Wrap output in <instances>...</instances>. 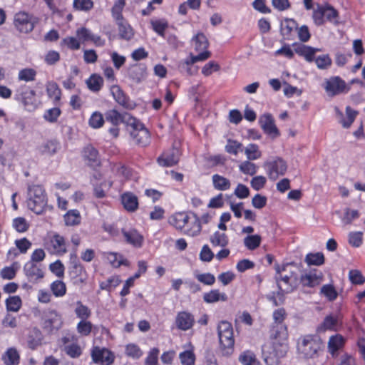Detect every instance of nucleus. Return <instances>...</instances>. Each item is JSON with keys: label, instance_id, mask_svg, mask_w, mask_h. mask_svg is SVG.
<instances>
[{"label": "nucleus", "instance_id": "obj_15", "mask_svg": "<svg viewBox=\"0 0 365 365\" xmlns=\"http://www.w3.org/2000/svg\"><path fill=\"white\" fill-rule=\"evenodd\" d=\"M259 123L264 132L272 138H275L279 135V131L271 114L264 113L259 118Z\"/></svg>", "mask_w": 365, "mask_h": 365}, {"label": "nucleus", "instance_id": "obj_61", "mask_svg": "<svg viewBox=\"0 0 365 365\" xmlns=\"http://www.w3.org/2000/svg\"><path fill=\"white\" fill-rule=\"evenodd\" d=\"M63 350L66 354L71 358H77L81 354V349L77 342L72 343L68 345H65Z\"/></svg>", "mask_w": 365, "mask_h": 365}, {"label": "nucleus", "instance_id": "obj_35", "mask_svg": "<svg viewBox=\"0 0 365 365\" xmlns=\"http://www.w3.org/2000/svg\"><path fill=\"white\" fill-rule=\"evenodd\" d=\"M116 24L118 27V34L121 38L129 41L133 37V29L125 19L117 21Z\"/></svg>", "mask_w": 365, "mask_h": 365}, {"label": "nucleus", "instance_id": "obj_47", "mask_svg": "<svg viewBox=\"0 0 365 365\" xmlns=\"http://www.w3.org/2000/svg\"><path fill=\"white\" fill-rule=\"evenodd\" d=\"M153 30L159 36L165 37V30L168 27V22L165 19H153L150 21Z\"/></svg>", "mask_w": 365, "mask_h": 365}, {"label": "nucleus", "instance_id": "obj_13", "mask_svg": "<svg viewBox=\"0 0 365 365\" xmlns=\"http://www.w3.org/2000/svg\"><path fill=\"white\" fill-rule=\"evenodd\" d=\"M326 93L329 96L339 95L346 89V83L338 76L326 79L324 84Z\"/></svg>", "mask_w": 365, "mask_h": 365}, {"label": "nucleus", "instance_id": "obj_21", "mask_svg": "<svg viewBox=\"0 0 365 365\" xmlns=\"http://www.w3.org/2000/svg\"><path fill=\"white\" fill-rule=\"evenodd\" d=\"M218 337L222 354L225 356H229L232 354L234 350L235 344L233 331L225 333Z\"/></svg>", "mask_w": 365, "mask_h": 365}, {"label": "nucleus", "instance_id": "obj_7", "mask_svg": "<svg viewBox=\"0 0 365 365\" xmlns=\"http://www.w3.org/2000/svg\"><path fill=\"white\" fill-rule=\"evenodd\" d=\"M36 23V17L24 11L18 12L14 16V25L21 33L27 34L32 31Z\"/></svg>", "mask_w": 365, "mask_h": 365}, {"label": "nucleus", "instance_id": "obj_9", "mask_svg": "<svg viewBox=\"0 0 365 365\" xmlns=\"http://www.w3.org/2000/svg\"><path fill=\"white\" fill-rule=\"evenodd\" d=\"M91 354L93 361L101 365H111L115 360V354L106 348L93 346Z\"/></svg>", "mask_w": 365, "mask_h": 365}, {"label": "nucleus", "instance_id": "obj_20", "mask_svg": "<svg viewBox=\"0 0 365 365\" xmlns=\"http://www.w3.org/2000/svg\"><path fill=\"white\" fill-rule=\"evenodd\" d=\"M298 24L293 19H285L281 21V34L284 39L292 40L294 38Z\"/></svg>", "mask_w": 365, "mask_h": 365}, {"label": "nucleus", "instance_id": "obj_3", "mask_svg": "<svg viewBox=\"0 0 365 365\" xmlns=\"http://www.w3.org/2000/svg\"><path fill=\"white\" fill-rule=\"evenodd\" d=\"M276 280L282 292H293L298 285L297 273L292 264H275Z\"/></svg>", "mask_w": 365, "mask_h": 365}, {"label": "nucleus", "instance_id": "obj_50", "mask_svg": "<svg viewBox=\"0 0 365 365\" xmlns=\"http://www.w3.org/2000/svg\"><path fill=\"white\" fill-rule=\"evenodd\" d=\"M105 120L103 115L99 111L93 112L88 119V125L93 129H98L103 126Z\"/></svg>", "mask_w": 365, "mask_h": 365}, {"label": "nucleus", "instance_id": "obj_22", "mask_svg": "<svg viewBox=\"0 0 365 365\" xmlns=\"http://www.w3.org/2000/svg\"><path fill=\"white\" fill-rule=\"evenodd\" d=\"M106 120L110 123L113 125L118 126L120 123H125L128 124L129 118H132L127 113H121L115 109H110L105 113Z\"/></svg>", "mask_w": 365, "mask_h": 365}, {"label": "nucleus", "instance_id": "obj_30", "mask_svg": "<svg viewBox=\"0 0 365 365\" xmlns=\"http://www.w3.org/2000/svg\"><path fill=\"white\" fill-rule=\"evenodd\" d=\"M147 68L144 64H135L129 71V77L135 83H140L145 79Z\"/></svg>", "mask_w": 365, "mask_h": 365}, {"label": "nucleus", "instance_id": "obj_37", "mask_svg": "<svg viewBox=\"0 0 365 365\" xmlns=\"http://www.w3.org/2000/svg\"><path fill=\"white\" fill-rule=\"evenodd\" d=\"M203 299L206 303L212 304L219 301L225 302L227 299V296L225 293H222L218 289H212L204 294Z\"/></svg>", "mask_w": 365, "mask_h": 365}, {"label": "nucleus", "instance_id": "obj_41", "mask_svg": "<svg viewBox=\"0 0 365 365\" xmlns=\"http://www.w3.org/2000/svg\"><path fill=\"white\" fill-rule=\"evenodd\" d=\"M61 148L60 143L56 140L45 142L40 147V152L48 155H53Z\"/></svg>", "mask_w": 365, "mask_h": 365}, {"label": "nucleus", "instance_id": "obj_42", "mask_svg": "<svg viewBox=\"0 0 365 365\" xmlns=\"http://www.w3.org/2000/svg\"><path fill=\"white\" fill-rule=\"evenodd\" d=\"M319 295L326 298L329 302H333L336 299L338 292L333 284H327L321 287Z\"/></svg>", "mask_w": 365, "mask_h": 365}, {"label": "nucleus", "instance_id": "obj_28", "mask_svg": "<svg viewBox=\"0 0 365 365\" xmlns=\"http://www.w3.org/2000/svg\"><path fill=\"white\" fill-rule=\"evenodd\" d=\"M122 233L125 241L135 247H140L143 242V237L136 230H123Z\"/></svg>", "mask_w": 365, "mask_h": 365}, {"label": "nucleus", "instance_id": "obj_56", "mask_svg": "<svg viewBox=\"0 0 365 365\" xmlns=\"http://www.w3.org/2000/svg\"><path fill=\"white\" fill-rule=\"evenodd\" d=\"M359 216L360 214L358 210L346 208L344 211L343 215L341 217V220L344 225H349L354 220L358 219Z\"/></svg>", "mask_w": 365, "mask_h": 365}, {"label": "nucleus", "instance_id": "obj_34", "mask_svg": "<svg viewBox=\"0 0 365 365\" xmlns=\"http://www.w3.org/2000/svg\"><path fill=\"white\" fill-rule=\"evenodd\" d=\"M46 93L54 104H57L61 100V92L58 84L53 81H48L46 84Z\"/></svg>", "mask_w": 365, "mask_h": 365}, {"label": "nucleus", "instance_id": "obj_51", "mask_svg": "<svg viewBox=\"0 0 365 365\" xmlns=\"http://www.w3.org/2000/svg\"><path fill=\"white\" fill-rule=\"evenodd\" d=\"M323 11L324 15V20L336 25L338 21V12L332 6L329 5L323 6Z\"/></svg>", "mask_w": 365, "mask_h": 365}, {"label": "nucleus", "instance_id": "obj_23", "mask_svg": "<svg viewBox=\"0 0 365 365\" xmlns=\"http://www.w3.org/2000/svg\"><path fill=\"white\" fill-rule=\"evenodd\" d=\"M185 350L179 354V359L181 365H195L196 356L195 354V347L190 343L183 346Z\"/></svg>", "mask_w": 365, "mask_h": 365}, {"label": "nucleus", "instance_id": "obj_45", "mask_svg": "<svg viewBox=\"0 0 365 365\" xmlns=\"http://www.w3.org/2000/svg\"><path fill=\"white\" fill-rule=\"evenodd\" d=\"M93 330V324L88 320H80L76 324V331L79 336H88Z\"/></svg>", "mask_w": 365, "mask_h": 365}, {"label": "nucleus", "instance_id": "obj_54", "mask_svg": "<svg viewBox=\"0 0 365 365\" xmlns=\"http://www.w3.org/2000/svg\"><path fill=\"white\" fill-rule=\"evenodd\" d=\"M22 301L19 296L9 297L6 300V309L10 312H17L21 307Z\"/></svg>", "mask_w": 365, "mask_h": 365}, {"label": "nucleus", "instance_id": "obj_11", "mask_svg": "<svg viewBox=\"0 0 365 365\" xmlns=\"http://www.w3.org/2000/svg\"><path fill=\"white\" fill-rule=\"evenodd\" d=\"M323 281V274L319 269H310L304 272L300 277V282L303 287H314Z\"/></svg>", "mask_w": 365, "mask_h": 365}, {"label": "nucleus", "instance_id": "obj_6", "mask_svg": "<svg viewBox=\"0 0 365 365\" xmlns=\"http://www.w3.org/2000/svg\"><path fill=\"white\" fill-rule=\"evenodd\" d=\"M128 125L132 130L130 131V136L135 144L140 146H146L150 143V133L143 124L135 118H129Z\"/></svg>", "mask_w": 365, "mask_h": 365}, {"label": "nucleus", "instance_id": "obj_49", "mask_svg": "<svg viewBox=\"0 0 365 365\" xmlns=\"http://www.w3.org/2000/svg\"><path fill=\"white\" fill-rule=\"evenodd\" d=\"M247 159L249 160H256L262 157V152L259 146L255 143H250L244 150Z\"/></svg>", "mask_w": 365, "mask_h": 365}, {"label": "nucleus", "instance_id": "obj_38", "mask_svg": "<svg viewBox=\"0 0 365 365\" xmlns=\"http://www.w3.org/2000/svg\"><path fill=\"white\" fill-rule=\"evenodd\" d=\"M319 50L317 48L306 45H297L295 48V52L299 55L304 56L308 62L314 61V55Z\"/></svg>", "mask_w": 365, "mask_h": 365}, {"label": "nucleus", "instance_id": "obj_64", "mask_svg": "<svg viewBox=\"0 0 365 365\" xmlns=\"http://www.w3.org/2000/svg\"><path fill=\"white\" fill-rule=\"evenodd\" d=\"M125 354L133 359H139L143 355V351L135 344H128L125 346Z\"/></svg>", "mask_w": 365, "mask_h": 365}, {"label": "nucleus", "instance_id": "obj_44", "mask_svg": "<svg viewBox=\"0 0 365 365\" xmlns=\"http://www.w3.org/2000/svg\"><path fill=\"white\" fill-rule=\"evenodd\" d=\"M75 314L80 320H88L91 316V310L81 301H77L74 310Z\"/></svg>", "mask_w": 365, "mask_h": 365}, {"label": "nucleus", "instance_id": "obj_8", "mask_svg": "<svg viewBox=\"0 0 365 365\" xmlns=\"http://www.w3.org/2000/svg\"><path fill=\"white\" fill-rule=\"evenodd\" d=\"M264 167L272 180H276L279 176L284 175L287 170L286 162L280 158L267 161L264 163Z\"/></svg>", "mask_w": 365, "mask_h": 365}, {"label": "nucleus", "instance_id": "obj_26", "mask_svg": "<svg viewBox=\"0 0 365 365\" xmlns=\"http://www.w3.org/2000/svg\"><path fill=\"white\" fill-rule=\"evenodd\" d=\"M346 339L341 334H334L329 337L328 341V351L332 356L337 355L338 351L345 344Z\"/></svg>", "mask_w": 365, "mask_h": 365}, {"label": "nucleus", "instance_id": "obj_48", "mask_svg": "<svg viewBox=\"0 0 365 365\" xmlns=\"http://www.w3.org/2000/svg\"><path fill=\"white\" fill-rule=\"evenodd\" d=\"M103 84V78L98 74H92L87 80L86 85L88 88L93 91L98 92L101 90Z\"/></svg>", "mask_w": 365, "mask_h": 365}, {"label": "nucleus", "instance_id": "obj_29", "mask_svg": "<svg viewBox=\"0 0 365 365\" xmlns=\"http://www.w3.org/2000/svg\"><path fill=\"white\" fill-rule=\"evenodd\" d=\"M121 203L128 212H135L138 207V197L132 192H126L120 196Z\"/></svg>", "mask_w": 365, "mask_h": 365}, {"label": "nucleus", "instance_id": "obj_12", "mask_svg": "<svg viewBox=\"0 0 365 365\" xmlns=\"http://www.w3.org/2000/svg\"><path fill=\"white\" fill-rule=\"evenodd\" d=\"M187 215L189 220H185V225L180 230L187 236L195 237L199 235L202 230L199 217L193 212H189Z\"/></svg>", "mask_w": 365, "mask_h": 365}, {"label": "nucleus", "instance_id": "obj_24", "mask_svg": "<svg viewBox=\"0 0 365 365\" xmlns=\"http://www.w3.org/2000/svg\"><path fill=\"white\" fill-rule=\"evenodd\" d=\"M24 269L30 281L37 282L43 277L44 273L42 269L32 262H28L24 265Z\"/></svg>", "mask_w": 365, "mask_h": 365}, {"label": "nucleus", "instance_id": "obj_1", "mask_svg": "<svg viewBox=\"0 0 365 365\" xmlns=\"http://www.w3.org/2000/svg\"><path fill=\"white\" fill-rule=\"evenodd\" d=\"M274 323L271 329L272 354L277 357H284L289 349L287 327L284 324L287 312L284 308L275 309L272 314Z\"/></svg>", "mask_w": 365, "mask_h": 365}, {"label": "nucleus", "instance_id": "obj_2", "mask_svg": "<svg viewBox=\"0 0 365 365\" xmlns=\"http://www.w3.org/2000/svg\"><path fill=\"white\" fill-rule=\"evenodd\" d=\"M191 45L198 54H190V56L180 64V68L186 70L189 75L192 74L191 69L189 68L190 65L198 61H203L210 56V53L207 51L209 42L203 33L198 32L195 34L191 39Z\"/></svg>", "mask_w": 365, "mask_h": 365}, {"label": "nucleus", "instance_id": "obj_58", "mask_svg": "<svg viewBox=\"0 0 365 365\" xmlns=\"http://www.w3.org/2000/svg\"><path fill=\"white\" fill-rule=\"evenodd\" d=\"M227 153L237 155L240 152L243 150L242 144L237 140L229 139L225 145Z\"/></svg>", "mask_w": 365, "mask_h": 365}, {"label": "nucleus", "instance_id": "obj_57", "mask_svg": "<svg viewBox=\"0 0 365 365\" xmlns=\"http://www.w3.org/2000/svg\"><path fill=\"white\" fill-rule=\"evenodd\" d=\"M239 170L243 174L254 175L257 171V166L251 160H247L240 164Z\"/></svg>", "mask_w": 365, "mask_h": 365}, {"label": "nucleus", "instance_id": "obj_14", "mask_svg": "<svg viewBox=\"0 0 365 365\" xmlns=\"http://www.w3.org/2000/svg\"><path fill=\"white\" fill-rule=\"evenodd\" d=\"M18 92L17 99L21 101L27 110L32 111L36 108L37 101L35 98L36 93L34 91L28 87H24L21 88V91L19 90Z\"/></svg>", "mask_w": 365, "mask_h": 365}, {"label": "nucleus", "instance_id": "obj_63", "mask_svg": "<svg viewBox=\"0 0 365 365\" xmlns=\"http://www.w3.org/2000/svg\"><path fill=\"white\" fill-rule=\"evenodd\" d=\"M121 282L119 276L114 275L108 278L106 281L101 282L100 287L101 289L110 290L112 288H115L120 284Z\"/></svg>", "mask_w": 365, "mask_h": 365}, {"label": "nucleus", "instance_id": "obj_25", "mask_svg": "<svg viewBox=\"0 0 365 365\" xmlns=\"http://www.w3.org/2000/svg\"><path fill=\"white\" fill-rule=\"evenodd\" d=\"M340 326V319L337 315L327 316L323 322L317 327V331L319 333L326 331L327 330L336 331Z\"/></svg>", "mask_w": 365, "mask_h": 365}, {"label": "nucleus", "instance_id": "obj_60", "mask_svg": "<svg viewBox=\"0 0 365 365\" xmlns=\"http://www.w3.org/2000/svg\"><path fill=\"white\" fill-rule=\"evenodd\" d=\"M73 8L80 11H89L93 7V2L92 0H73Z\"/></svg>", "mask_w": 365, "mask_h": 365}, {"label": "nucleus", "instance_id": "obj_18", "mask_svg": "<svg viewBox=\"0 0 365 365\" xmlns=\"http://www.w3.org/2000/svg\"><path fill=\"white\" fill-rule=\"evenodd\" d=\"M76 35L78 40L83 43L91 41L97 46H102L105 44V41L98 35L93 34L91 31L84 27L77 29Z\"/></svg>", "mask_w": 365, "mask_h": 365}, {"label": "nucleus", "instance_id": "obj_5", "mask_svg": "<svg viewBox=\"0 0 365 365\" xmlns=\"http://www.w3.org/2000/svg\"><path fill=\"white\" fill-rule=\"evenodd\" d=\"M47 195L41 185H32L28 187L27 206L37 215H41L47 205Z\"/></svg>", "mask_w": 365, "mask_h": 365}, {"label": "nucleus", "instance_id": "obj_19", "mask_svg": "<svg viewBox=\"0 0 365 365\" xmlns=\"http://www.w3.org/2000/svg\"><path fill=\"white\" fill-rule=\"evenodd\" d=\"M179 160V150L177 148L164 152L158 158V163L163 167H171L178 163Z\"/></svg>", "mask_w": 365, "mask_h": 365}, {"label": "nucleus", "instance_id": "obj_62", "mask_svg": "<svg viewBox=\"0 0 365 365\" xmlns=\"http://www.w3.org/2000/svg\"><path fill=\"white\" fill-rule=\"evenodd\" d=\"M36 71L33 68H24L19 72L18 78L26 82L34 81Z\"/></svg>", "mask_w": 365, "mask_h": 365}, {"label": "nucleus", "instance_id": "obj_17", "mask_svg": "<svg viewBox=\"0 0 365 365\" xmlns=\"http://www.w3.org/2000/svg\"><path fill=\"white\" fill-rule=\"evenodd\" d=\"M195 324L194 316L188 312H180L175 318V324L178 329L181 331H187L190 329Z\"/></svg>", "mask_w": 365, "mask_h": 365}, {"label": "nucleus", "instance_id": "obj_33", "mask_svg": "<svg viewBox=\"0 0 365 365\" xmlns=\"http://www.w3.org/2000/svg\"><path fill=\"white\" fill-rule=\"evenodd\" d=\"M187 212H179L172 215L168 219V223L176 230H180L185 225V220H188Z\"/></svg>", "mask_w": 365, "mask_h": 365}, {"label": "nucleus", "instance_id": "obj_46", "mask_svg": "<svg viewBox=\"0 0 365 365\" xmlns=\"http://www.w3.org/2000/svg\"><path fill=\"white\" fill-rule=\"evenodd\" d=\"M263 354L264 356V361L267 365H279V360L282 357L275 356L272 352V344H265L262 347Z\"/></svg>", "mask_w": 365, "mask_h": 365}, {"label": "nucleus", "instance_id": "obj_36", "mask_svg": "<svg viewBox=\"0 0 365 365\" xmlns=\"http://www.w3.org/2000/svg\"><path fill=\"white\" fill-rule=\"evenodd\" d=\"M336 112L339 114L341 117L340 123H341L343 128H348L351 126V125L354 121L356 116L357 115V112L352 109L351 107L347 106L346 108V115L344 116L342 113L339 112V110L336 109Z\"/></svg>", "mask_w": 365, "mask_h": 365}, {"label": "nucleus", "instance_id": "obj_55", "mask_svg": "<svg viewBox=\"0 0 365 365\" xmlns=\"http://www.w3.org/2000/svg\"><path fill=\"white\" fill-rule=\"evenodd\" d=\"M51 290L56 297H62L66 293V284L61 280H56L51 284Z\"/></svg>", "mask_w": 365, "mask_h": 365}, {"label": "nucleus", "instance_id": "obj_39", "mask_svg": "<svg viewBox=\"0 0 365 365\" xmlns=\"http://www.w3.org/2000/svg\"><path fill=\"white\" fill-rule=\"evenodd\" d=\"M63 220L66 226H76L79 225L81 222L80 212L76 209L68 210L63 215Z\"/></svg>", "mask_w": 365, "mask_h": 365}, {"label": "nucleus", "instance_id": "obj_31", "mask_svg": "<svg viewBox=\"0 0 365 365\" xmlns=\"http://www.w3.org/2000/svg\"><path fill=\"white\" fill-rule=\"evenodd\" d=\"M212 183L213 187L218 191H226L231 187L230 180L219 174H214L212 176Z\"/></svg>", "mask_w": 365, "mask_h": 365}, {"label": "nucleus", "instance_id": "obj_52", "mask_svg": "<svg viewBox=\"0 0 365 365\" xmlns=\"http://www.w3.org/2000/svg\"><path fill=\"white\" fill-rule=\"evenodd\" d=\"M125 0H116L115 1L114 5L111 9V12L112 16L115 20L116 22L124 19L122 15V12L125 7Z\"/></svg>", "mask_w": 365, "mask_h": 365}, {"label": "nucleus", "instance_id": "obj_4", "mask_svg": "<svg viewBox=\"0 0 365 365\" xmlns=\"http://www.w3.org/2000/svg\"><path fill=\"white\" fill-rule=\"evenodd\" d=\"M322 341L317 334L302 335L297 339V351L299 357L304 359H314L318 356Z\"/></svg>", "mask_w": 365, "mask_h": 365}, {"label": "nucleus", "instance_id": "obj_53", "mask_svg": "<svg viewBox=\"0 0 365 365\" xmlns=\"http://www.w3.org/2000/svg\"><path fill=\"white\" fill-rule=\"evenodd\" d=\"M262 238L258 235H248L244 238V245L249 250H255L259 247Z\"/></svg>", "mask_w": 365, "mask_h": 365}, {"label": "nucleus", "instance_id": "obj_10", "mask_svg": "<svg viewBox=\"0 0 365 365\" xmlns=\"http://www.w3.org/2000/svg\"><path fill=\"white\" fill-rule=\"evenodd\" d=\"M46 247L51 254L56 255H63L67 252L64 237L57 233L49 237Z\"/></svg>", "mask_w": 365, "mask_h": 365}, {"label": "nucleus", "instance_id": "obj_32", "mask_svg": "<svg viewBox=\"0 0 365 365\" xmlns=\"http://www.w3.org/2000/svg\"><path fill=\"white\" fill-rule=\"evenodd\" d=\"M83 157L91 167L98 166L100 163L98 152L93 146L88 145L84 148Z\"/></svg>", "mask_w": 365, "mask_h": 365}, {"label": "nucleus", "instance_id": "obj_59", "mask_svg": "<svg viewBox=\"0 0 365 365\" xmlns=\"http://www.w3.org/2000/svg\"><path fill=\"white\" fill-rule=\"evenodd\" d=\"M239 360L244 365H259L255 354L250 351H244L240 356Z\"/></svg>", "mask_w": 365, "mask_h": 365}, {"label": "nucleus", "instance_id": "obj_43", "mask_svg": "<svg viewBox=\"0 0 365 365\" xmlns=\"http://www.w3.org/2000/svg\"><path fill=\"white\" fill-rule=\"evenodd\" d=\"M2 360L6 365H17L19 363V354L16 349L9 348L3 354Z\"/></svg>", "mask_w": 365, "mask_h": 365}, {"label": "nucleus", "instance_id": "obj_27", "mask_svg": "<svg viewBox=\"0 0 365 365\" xmlns=\"http://www.w3.org/2000/svg\"><path fill=\"white\" fill-rule=\"evenodd\" d=\"M103 257L114 268H118L121 265L125 267H128L130 265L129 261L125 259L121 254L118 252H104Z\"/></svg>", "mask_w": 365, "mask_h": 365}, {"label": "nucleus", "instance_id": "obj_16", "mask_svg": "<svg viewBox=\"0 0 365 365\" xmlns=\"http://www.w3.org/2000/svg\"><path fill=\"white\" fill-rule=\"evenodd\" d=\"M63 325V319L57 311L48 310L43 317V327L50 331L56 329L58 330Z\"/></svg>", "mask_w": 365, "mask_h": 365}, {"label": "nucleus", "instance_id": "obj_40", "mask_svg": "<svg viewBox=\"0 0 365 365\" xmlns=\"http://www.w3.org/2000/svg\"><path fill=\"white\" fill-rule=\"evenodd\" d=\"M211 244L215 247H225L229 244V238L225 232H215L210 237Z\"/></svg>", "mask_w": 365, "mask_h": 365}]
</instances>
